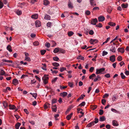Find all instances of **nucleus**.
Here are the masks:
<instances>
[{"label":"nucleus","instance_id":"f257e3e1","mask_svg":"<svg viewBox=\"0 0 129 129\" xmlns=\"http://www.w3.org/2000/svg\"><path fill=\"white\" fill-rule=\"evenodd\" d=\"M48 77L46 75H44V76L42 77V80L43 81V83L45 84H46L48 83Z\"/></svg>","mask_w":129,"mask_h":129},{"label":"nucleus","instance_id":"f03ea898","mask_svg":"<svg viewBox=\"0 0 129 129\" xmlns=\"http://www.w3.org/2000/svg\"><path fill=\"white\" fill-rule=\"evenodd\" d=\"M110 46V50L113 53H115L117 46H116V48L115 46L113 45L112 44Z\"/></svg>","mask_w":129,"mask_h":129},{"label":"nucleus","instance_id":"7ed1b4c3","mask_svg":"<svg viewBox=\"0 0 129 129\" xmlns=\"http://www.w3.org/2000/svg\"><path fill=\"white\" fill-rule=\"evenodd\" d=\"M105 69L103 68L100 69H97L96 70V74H102V72H104L105 70Z\"/></svg>","mask_w":129,"mask_h":129},{"label":"nucleus","instance_id":"20e7f679","mask_svg":"<svg viewBox=\"0 0 129 129\" xmlns=\"http://www.w3.org/2000/svg\"><path fill=\"white\" fill-rule=\"evenodd\" d=\"M98 21L96 18H95L94 19H92L91 20V24L93 25H95L96 23L98 22Z\"/></svg>","mask_w":129,"mask_h":129},{"label":"nucleus","instance_id":"39448f33","mask_svg":"<svg viewBox=\"0 0 129 129\" xmlns=\"http://www.w3.org/2000/svg\"><path fill=\"white\" fill-rule=\"evenodd\" d=\"M9 109L11 110H15L16 111H17L18 109L16 108V107L14 105H9Z\"/></svg>","mask_w":129,"mask_h":129},{"label":"nucleus","instance_id":"423d86ee","mask_svg":"<svg viewBox=\"0 0 129 129\" xmlns=\"http://www.w3.org/2000/svg\"><path fill=\"white\" fill-rule=\"evenodd\" d=\"M98 41L97 40L95 39H91L90 41V43L91 44H94L97 43L98 42Z\"/></svg>","mask_w":129,"mask_h":129},{"label":"nucleus","instance_id":"0eeeda50","mask_svg":"<svg viewBox=\"0 0 129 129\" xmlns=\"http://www.w3.org/2000/svg\"><path fill=\"white\" fill-rule=\"evenodd\" d=\"M35 25L37 27H39L41 26V22L39 20H37L35 22Z\"/></svg>","mask_w":129,"mask_h":129},{"label":"nucleus","instance_id":"6e6552de","mask_svg":"<svg viewBox=\"0 0 129 129\" xmlns=\"http://www.w3.org/2000/svg\"><path fill=\"white\" fill-rule=\"evenodd\" d=\"M18 80L16 79H14L13 80L12 83L15 85H16L18 84Z\"/></svg>","mask_w":129,"mask_h":129},{"label":"nucleus","instance_id":"1a4fd4ad","mask_svg":"<svg viewBox=\"0 0 129 129\" xmlns=\"http://www.w3.org/2000/svg\"><path fill=\"white\" fill-rule=\"evenodd\" d=\"M110 60L112 62H114L115 60V56L114 55H112L110 57Z\"/></svg>","mask_w":129,"mask_h":129},{"label":"nucleus","instance_id":"9d476101","mask_svg":"<svg viewBox=\"0 0 129 129\" xmlns=\"http://www.w3.org/2000/svg\"><path fill=\"white\" fill-rule=\"evenodd\" d=\"M105 17L103 16H100L98 17V21L99 22H102L104 20Z\"/></svg>","mask_w":129,"mask_h":129},{"label":"nucleus","instance_id":"9b49d317","mask_svg":"<svg viewBox=\"0 0 129 129\" xmlns=\"http://www.w3.org/2000/svg\"><path fill=\"white\" fill-rule=\"evenodd\" d=\"M101 77L100 76L97 75L96 77L93 80V81L94 82H95L97 81L98 80L100 81L101 80Z\"/></svg>","mask_w":129,"mask_h":129},{"label":"nucleus","instance_id":"f8f14e48","mask_svg":"<svg viewBox=\"0 0 129 129\" xmlns=\"http://www.w3.org/2000/svg\"><path fill=\"white\" fill-rule=\"evenodd\" d=\"M94 124V121H92L91 122L88 123L86 126L87 127H91L92 126H93Z\"/></svg>","mask_w":129,"mask_h":129},{"label":"nucleus","instance_id":"ddd939ff","mask_svg":"<svg viewBox=\"0 0 129 129\" xmlns=\"http://www.w3.org/2000/svg\"><path fill=\"white\" fill-rule=\"evenodd\" d=\"M117 50L118 52H120L121 53H123L124 52V49L123 47L118 48L117 49Z\"/></svg>","mask_w":129,"mask_h":129},{"label":"nucleus","instance_id":"4468645a","mask_svg":"<svg viewBox=\"0 0 129 129\" xmlns=\"http://www.w3.org/2000/svg\"><path fill=\"white\" fill-rule=\"evenodd\" d=\"M112 124L114 126H117L118 125V124L117 121L114 120L112 121Z\"/></svg>","mask_w":129,"mask_h":129},{"label":"nucleus","instance_id":"2eb2a0df","mask_svg":"<svg viewBox=\"0 0 129 129\" xmlns=\"http://www.w3.org/2000/svg\"><path fill=\"white\" fill-rule=\"evenodd\" d=\"M44 18L47 20H50V16L47 14L45 15Z\"/></svg>","mask_w":129,"mask_h":129},{"label":"nucleus","instance_id":"dca6fc26","mask_svg":"<svg viewBox=\"0 0 129 129\" xmlns=\"http://www.w3.org/2000/svg\"><path fill=\"white\" fill-rule=\"evenodd\" d=\"M7 50L10 52H11L12 51V49L11 46L10 45H8L7 46Z\"/></svg>","mask_w":129,"mask_h":129},{"label":"nucleus","instance_id":"f3484780","mask_svg":"<svg viewBox=\"0 0 129 129\" xmlns=\"http://www.w3.org/2000/svg\"><path fill=\"white\" fill-rule=\"evenodd\" d=\"M38 17V15L37 14H36L32 15L31 17L33 19H37Z\"/></svg>","mask_w":129,"mask_h":129},{"label":"nucleus","instance_id":"a211bd4d","mask_svg":"<svg viewBox=\"0 0 129 129\" xmlns=\"http://www.w3.org/2000/svg\"><path fill=\"white\" fill-rule=\"evenodd\" d=\"M73 114V113H71V114L70 115H68L66 117V118L68 120H70L71 118V117Z\"/></svg>","mask_w":129,"mask_h":129},{"label":"nucleus","instance_id":"6ab92c4d","mask_svg":"<svg viewBox=\"0 0 129 129\" xmlns=\"http://www.w3.org/2000/svg\"><path fill=\"white\" fill-rule=\"evenodd\" d=\"M67 93L66 92H63L61 93L60 94V95L63 97H64L67 94Z\"/></svg>","mask_w":129,"mask_h":129},{"label":"nucleus","instance_id":"aec40b11","mask_svg":"<svg viewBox=\"0 0 129 129\" xmlns=\"http://www.w3.org/2000/svg\"><path fill=\"white\" fill-rule=\"evenodd\" d=\"M42 65H43V66L42 67V68L44 70L46 71V64L45 63H42Z\"/></svg>","mask_w":129,"mask_h":129},{"label":"nucleus","instance_id":"412c9836","mask_svg":"<svg viewBox=\"0 0 129 129\" xmlns=\"http://www.w3.org/2000/svg\"><path fill=\"white\" fill-rule=\"evenodd\" d=\"M52 108V111L53 112H56L57 110V107L56 105L54 106H53Z\"/></svg>","mask_w":129,"mask_h":129},{"label":"nucleus","instance_id":"4be33fe9","mask_svg":"<svg viewBox=\"0 0 129 129\" xmlns=\"http://www.w3.org/2000/svg\"><path fill=\"white\" fill-rule=\"evenodd\" d=\"M50 104L48 103H46L44 105V108L45 109L48 108L49 107Z\"/></svg>","mask_w":129,"mask_h":129},{"label":"nucleus","instance_id":"5701e85b","mask_svg":"<svg viewBox=\"0 0 129 129\" xmlns=\"http://www.w3.org/2000/svg\"><path fill=\"white\" fill-rule=\"evenodd\" d=\"M52 64L53 66L55 67H58L59 66V64L56 62L52 63Z\"/></svg>","mask_w":129,"mask_h":129},{"label":"nucleus","instance_id":"b1692460","mask_svg":"<svg viewBox=\"0 0 129 129\" xmlns=\"http://www.w3.org/2000/svg\"><path fill=\"white\" fill-rule=\"evenodd\" d=\"M21 125L20 123L18 122L15 125V127L16 129H19V127Z\"/></svg>","mask_w":129,"mask_h":129},{"label":"nucleus","instance_id":"393cba45","mask_svg":"<svg viewBox=\"0 0 129 129\" xmlns=\"http://www.w3.org/2000/svg\"><path fill=\"white\" fill-rule=\"evenodd\" d=\"M49 4V2L47 0H44V4L45 5H47Z\"/></svg>","mask_w":129,"mask_h":129},{"label":"nucleus","instance_id":"a878e982","mask_svg":"<svg viewBox=\"0 0 129 129\" xmlns=\"http://www.w3.org/2000/svg\"><path fill=\"white\" fill-rule=\"evenodd\" d=\"M121 6L123 8H126L128 6V4H127L125 5L124 4H123L121 5Z\"/></svg>","mask_w":129,"mask_h":129},{"label":"nucleus","instance_id":"bb28decb","mask_svg":"<svg viewBox=\"0 0 129 129\" xmlns=\"http://www.w3.org/2000/svg\"><path fill=\"white\" fill-rule=\"evenodd\" d=\"M59 49L60 48L58 47L55 48L53 51V52L54 53H57L58 51H59Z\"/></svg>","mask_w":129,"mask_h":129},{"label":"nucleus","instance_id":"cd10ccee","mask_svg":"<svg viewBox=\"0 0 129 129\" xmlns=\"http://www.w3.org/2000/svg\"><path fill=\"white\" fill-rule=\"evenodd\" d=\"M106 119V118L105 117L102 116L100 118V121H105Z\"/></svg>","mask_w":129,"mask_h":129},{"label":"nucleus","instance_id":"c85d7f7f","mask_svg":"<svg viewBox=\"0 0 129 129\" xmlns=\"http://www.w3.org/2000/svg\"><path fill=\"white\" fill-rule=\"evenodd\" d=\"M74 34V33L72 31H69L68 33V35L69 37H71Z\"/></svg>","mask_w":129,"mask_h":129},{"label":"nucleus","instance_id":"c756f323","mask_svg":"<svg viewBox=\"0 0 129 129\" xmlns=\"http://www.w3.org/2000/svg\"><path fill=\"white\" fill-rule=\"evenodd\" d=\"M96 75L95 74H93L92 75L89 76V78L90 79H93V78L95 77Z\"/></svg>","mask_w":129,"mask_h":129},{"label":"nucleus","instance_id":"7c9ffc66","mask_svg":"<svg viewBox=\"0 0 129 129\" xmlns=\"http://www.w3.org/2000/svg\"><path fill=\"white\" fill-rule=\"evenodd\" d=\"M94 0H90V3L91 5V6H93V7L94 6H94L96 5V4H95L94 5Z\"/></svg>","mask_w":129,"mask_h":129},{"label":"nucleus","instance_id":"2f4dec72","mask_svg":"<svg viewBox=\"0 0 129 129\" xmlns=\"http://www.w3.org/2000/svg\"><path fill=\"white\" fill-rule=\"evenodd\" d=\"M108 24L112 26H114L116 24L115 23L112 22H110Z\"/></svg>","mask_w":129,"mask_h":129},{"label":"nucleus","instance_id":"473e14b6","mask_svg":"<svg viewBox=\"0 0 129 129\" xmlns=\"http://www.w3.org/2000/svg\"><path fill=\"white\" fill-rule=\"evenodd\" d=\"M77 59H80L82 60H84V57L80 55L77 57Z\"/></svg>","mask_w":129,"mask_h":129},{"label":"nucleus","instance_id":"72a5a7b5","mask_svg":"<svg viewBox=\"0 0 129 129\" xmlns=\"http://www.w3.org/2000/svg\"><path fill=\"white\" fill-rule=\"evenodd\" d=\"M59 51L60 53H65V50L61 48L59 49Z\"/></svg>","mask_w":129,"mask_h":129},{"label":"nucleus","instance_id":"f704fd0d","mask_svg":"<svg viewBox=\"0 0 129 129\" xmlns=\"http://www.w3.org/2000/svg\"><path fill=\"white\" fill-rule=\"evenodd\" d=\"M3 104L4 106V107L5 108H6L8 106V104L7 103L5 102H3Z\"/></svg>","mask_w":129,"mask_h":129},{"label":"nucleus","instance_id":"c9c22d12","mask_svg":"<svg viewBox=\"0 0 129 129\" xmlns=\"http://www.w3.org/2000/svg\"><path fill=\"white\" fill-rule=\"evenodd\" d=\"M68 6L69 8H72L73 7L72 4L71 2H69L68 4Z\"/></svg>","mask_w":129,"mask_h":129},{"label":"nucleus","instance_id":"e433bc0d","mask_svg":"<svg viewBox=\"0 0 129 129\" xmlns=\"http://www.w3.org/2000/svg\"><path fill=\"white\" fill-rule=\"evenodd\" d=\"M33 44L34 46H37L39 45V43L38 41H36L34 42Z\"/></svg>","mask_w":129,"mask_h":129},{"label":"nucleus","instance_id":"4c0bfd02","mask_svg":"<svg viewBox=\"0 0 129 129\" xmlns=\"http://www.w3.org/2000/svg\"><path fill=\"white\" fill-rule=\"evenodd\" d=\"M17 14L18 15H20L22 14V11L21 10H17L16 12Z\"/></svg>","mask_w":129,"mask_h":129},{"label":"nucleus","instance_id":"58836bf2","mask_svg":"<svg viewBox=\"0 0 129 129\" xmlns=\"http://www.w3.org/2000/svg\"><path fill=\"white\" fill-rule=\"evenodd\" d=\"M108 54V53L106 51H104L103 52L102 56H104L105 55H107Z\"/></svg>","mask_w":129,"mask_h":129},{"label":"nucleus","instance_id":"ea45409f","mask_svg":"<svg viewBox=\"0 0 129 129\" xmlns=\"http://www.w3.org/2000/svg\"><path fill=\"white\" fill-rule=\"evenodd\" d=\"M5 71L3 70H1L0 73V75H3L5 74Z\"/></svg>","mask_w":129,"mask_h":129},{"label":"nucleus","instance_id":"a19ab883","mask_svg":"<svg viewBox=\"0 0 129 129\" xmlns=\"http://www.w3.org/2000/svg\"><path fill=\"white\" fill-rule=\"evenodd\" d=\"M41 52L42 55H44L46 52V50H41Z\"/></svg>","mask_w":129,"mask_h":129},{"label":"nucleus","instance_id":"79ce46f5","mask_svg":"<svg viewBox=\"0 0 129 129\" xmlns=\"http://www.w3.org/2000/svg\"><path fill=\"white\" fill-rule=\"evenodd\" d=\"M85 102H83L79 105V106L80 107L84 106L85 105Z\"/></svg>","mask_w":129,"mask_h":129},{"label":"nucleus","instance_id":"37998d69","mask_svg":"<svg viewBox=\"0 0 129 129\" xmlns=\"http://www.w3.org/2000/svg\"><path fill=\"white\" fill-rule=\"evenodd\" d=\"M45 46L47 48H49L50 47V44L49 43H46L45 44Z\"/></svg>","mask_w":129,"mask_h":129},{"label":"nucleus","instance_id":"c03bdc74","mask_svg":"<svg viewBox=\"0 0 129 129\" xmlns=\"http://www.w3.org/2000/svg\"><path fill=\"white\" fill-rule=\"evenodd\" d=\"M66 68L63 67H61L60 68V71L61 72H62L64 70H66Z\"/></svg>","mask_w":129,"mask_h":129},{"label":"nucleus","instance_id":"a18cd8bd","mask_svg":"<svg viewBox=\"0 0 129 129\" xmlns=\"http://www.w3.org/2000/svg\"><path fill=\"white\" fill-rule=\"evenodd\" d=\"M52 25V23L51 22H49L47 23V26L48 27H50Z\"/></svg>","mask_w":129,"mask_h":129},{"label":"nucleus","instance_id":"49530a36","mask_svg":"<svg viewBox=\"0 0 129 129\" xmlns=\"http://www.w3.org/2000/svg\"><path fill=\"white\" fill-rule=\"evenodd\" d=\"M120 75L121 76V78L122 79H124L125 78V76L124 75L123 73H121L120 74Z\"/></svg>","mask_w":129,"mask_h":129},{"label":"nucleus","instance_id":"de8ad7c7","mask_svg":"<svg viewBox=\"0 0 129 129\" xmlns=\"http://www.w3.org/2000/svg\"><path fill=\"white\" fill-rule=\"evenodd\" d=\"M90 12L89 10H87L85 12V14L87 15H89L90 14Z\"/></svg>","mask_w":129,"mask_h":129},{"label":"nucleus","instance_id":"09e8293b","mask_svg":"<svg viewBox=\"0 0 129 129\" xmlns=\"http://www.w3.org/2000/svg\"><path fill=\"white\" fill-rule=\"evenodd\" d=\"M112 11V8L111 7H109L107 9V12L109 13H110Z\"/></svg>","mask_w":129,"mask_h":129},{"label":"nucleus","instance_id":"8fccbe9b","mask_svg":"<svg viewBox=\"0 0 129 129\" xmlns=\"http://www.w3.org/2000/svg\"><path fill=\"white\" fill-rule=\"evenodd\" d=\"M104 113V111H103L102 109H100L99 110V114L100 115H102Z\"/></svg>","mask_w":129,"mask_h":129},{"label":"nucleus","instance_id":"3c124183","mask_svg":"<svg viewBox=\"0 0 129 129\" xmlns=\"http://www.w3.org/2000/svg\"><path fill=\"white\" fill-rule=\"evenodd\" d=\"M52 72V74L55 73L56 74H57L58 72L57 71L55 70L53 71L52 69H51L50 70Z\"/></svg>","mask_w":129,"mask_h":129},{"label":"nucleus","instance_id":"603ef678","mask_svg":"<svg viewBox=\"0 0 129 129\" xmlns=\"http://www.w3.org/2000/svg\"><path fill=\"white\" fill-rule=\"evenodd\" d=\"M57 78L56 77L52 79V83H55L56 80H57Z\"/></svg>","mask_w":129,"mask_h":129},{"label":"nucleus","instance_id":"864d4df0","mask_svg":"<svg viewBox=\"0 0 129 129\" xmlns=\"http://www.w3.org/2000/svg\"><path fill=\"white\" fill-rule=\"evenodd\" d=\"M111 110L113 112L116 113H118V111L116 110L115 109H114L113 108H112L111 109Z\"/></svg>","mask_w":129,"mask_h":129},{"label":"nucleus","instance_id":"5fc2aeb1","mask_svg":"<svg viewBox=\"0 0 129 129\" xmlns=\"http://www.w3.org/2000/svg\"><path fill=\"white\" fill-rule=\"evenodd\" d=\"M117 60L119 61H121L122 60V58L120 56H119L117 57Z\"/></svg>","mask_w":129,"mask_h":129},{"label":"nucleus","instance_id":"6e6d98bb","mask_svg":"<svg viewBox=\"0 0 129 129\" xmlns=\"http://www.w3.org/2000/svg\"><path fill=\"white\" fill-rule=\"evenodd\" d=\"M4 6V4L3 2L0 1V9H2Z\"/></svg>","mask_w":129,"mask_h":129},{"label":"nucleus","instance_id":"4d7b16f0","mask_svg":"<svg viewBox=\"0 0 129 129\" xmlns=\"http://www.w3.org/2000/svg\"><path fill=\"white\" fill-rule=\"evenodd\" d=\"M68 85L70 87H73V84L72 83L69 82L68 83Z\"/></svg>","mask_w":129,"mask_h":129},{"label":"nucleus","instance_id":"13d9d810","mask_svg":"<svg viewBox=\"0 0 129 129\" xmlns=\"http://www.w3.org/2000/svg\"><path fill=\"white\" fill-rule=\"evenodd\" d=\"M25 60L29 61L31 60L30 58L28 56L25 57Z\"/></svg>","mask_w":129,"mask_h":129},{"label":"nucleus","instance_id":"bf43d9fd","mask_svg":"<svg viewBox=\"0 0 129 129\" xmlns=\"http://www.w3.org/2000/svg\"><path fill=\"white\" fill-rule=\"evenodd\" d=\"M89 34L91 35H92L94 34V32L92 30H90L89 31Z\"/></svg>","mask_w":129,"mask_h":129},{"label":"nucleus","instance_id":"052dcab7","mask_svg":"<svg viewBox=\"0 0 129 129\" xmlns=\"http://www.w3.org/2000/svg\"><path fill=\"white\" fill-rule=\"evenodd\" d=\"M8 90L9 91L11 90V88L9 87H7L6 88V89L5 90H4V91H5V92H7V90Z\"/></svg>","mask_w":129,"mask_h":129},{"label":"nucleus","instance_id":"680f3d73","mask_svg":"<svg viewBox=\"0 0 129 129\" xmlns=\"http://www.w3.org/2000/svg\"><path fill=\"white\" fill-rule=\"evenodd\" d=\"M104 76L105 77L107 78H109L110 77V74L109 73L105 75Z\"/></svg>","mask_w":129,"mask_h":129},{"label":"nucleus","instance_id":"e2e57ef3","mask_svg":"<svg viewBox=\"0 0 129 129\" xmlns=\"http://www.w3.org/2000/svg\"><path fill=\"white\" fill-rule=\"evenodd\" d=\"M96 26L99 27H102V25L101 24L99 23V24L96 25Z\"/></svg>","mask_w":129,"mask_h":129},{"label":"nucleus","instance_id":"0e129e2a","mask_svg":"<svg viewBox=\"0 0 129 129\" xmlns=\"http://www.w3.org/2000/svg\"><path fill=\"white\" fill-rule=\"evenodd\" d=\"M53 59L54 60L56 61H57L59 60V58L57 56L53 57Z\"/></svg>","mask_w":129,"mask_h":129},{"label":"nucleus","instance_id":"69168bd1","mask_svg":"<svg viewBox=\"0 0 129 129\" xmlns=\"http://www.w3.org/2000/svg\"><path fill=\"white\" fill-rule=\"evenodd\" d=\"M56 102V100L55 99H53L52 100V104L55 103Z\"/></svg>","mask_w":129,"mask_h":129},{"label":"nucleus","instance_id":"338daca9","mask_svg":"<svg viewBox=\"0 0 129 129\" xmlns=\"http://www.w3.org/2000/svg\"><path fill=\"white\" fill-rule=\"evenodd\" d=\"M33 96L34 97L35 99H36L37 96V94L36 93H33Z\"/></svg>","mask_w":129,"mask_h":129},{"label":"nucleus","instance_id":"774afa93","mask_svg":"<svg viewBox=\"0 0 129 129\" xmlns=\"http://www.w3.org/2000/svg\"><path fill=\"white\" fill-rule=\"evenodd\" d=\"M94 69V68L93 67H91L89 71L90 72H93Z\"/></svg>","mask_w":129,"mask_h":129}]
</instances>
